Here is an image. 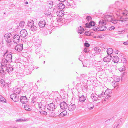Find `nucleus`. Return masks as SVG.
Here are the masks:
<instances>
[{
	"mask_svg": "<svg viewBox=\"0 0 128 128\" xmlns=\"http://www.w3.org/2000/svg\"><path fill=\"white\" fill-rule=\"evenodd\" d=\"M4 37L6 41L9 44L12 42L13 36L11 33H8L5 34Z\"/></svg>",
	"mask_w": 128,
	"mask_h": 128,
	"instance_id": "f257e3e1",
	"label": "nucleus"
},
{
	"mask_svg": "<svg viewBox=\"0 0 128 128\" xmlns=\"http://www.w3.org/2000/svg\"><path fill=\"white\" fill-rule=\"evenodd\" d=\"M46 107L48 110L50 111H54L56 108H56L54 104L53 103L48 104Z\"/></svg>",
	"mask_w": 128,
	"mask_h": 128,
	"instance_id": "f03ea898",
	"label": "nucleus"
},
{
	"mask_svg": "<svg viewBox=\"0 0 128 128\" xmlns=\"http://www.w3.org/2000/svg\"><path fill=\"white\" fill-rule=\"evenodd\" d=\"M10 96V98L14 102H18L19 99L18 96L15 94H11Z\"/></svg>",
	"mask_w": 128,
	"mask_h": 128,
	"instance_id": "7ed1b4c3",
	"label": "nucleus"
},
{
	"mask_svg": "<svg viewBox=\"0 0 128 128\" xmlns=\"http://www.w3.org/2000/svg\"><path fill=\"white\" fill-rule=\"evenodd\" d=\"M34 67L32 66L28 67L25 69L26 74V75H29L34 70Z\"/></svg>",
	"mask_w": 128,
	"mask_h": 128,
	"instance_id": "20e7f679",
	"label": "nucleus"
},
{
	"mask_svg": "<svg viewBox=\"0 0 128 128\" xmlns=\"http://www.w3.org/2000/svg\"><path fill=\"white\" fill-rule=\"evenodd\" d=\"M13 42L14 43L17 44L19 42L20 37L19 35L17 34L13 36Z\"/></svg>",
	"mask_w": 128,
	"mask_h": 128,
	"instance_id": "39448f33",
	"label": "nucleus"
},
{
	"mask_svg": "<svg viewBox=\"0 0 128 128\" xmlns=\"http://www.w3.org/2000/svg\"><path fill=\"white\" fill-rule=\"evenodd\" d=\"M15 49L18 52L21 51L23 49V44H17L15 47Z\"/></svg>",
	"mask_w": 128,
	"mask_h": 128,
	"instance_id": "423d86ee",
	"label": "nucleus"
},
{
	"mask_svg": "<svg viewBox=\"0 0 128 128\" xmlns=\"http://www.w3.org/2000/svg\"><path fill=\"white\" fill-rule=\"evenodd\" d=\"M20 34L21 37L24 38L27 35L28 33L26 30H22L20 32Z\"/></svg>",
	"mask_w": 128,
	"mask_h": 128,
	"instance_id": "0eeeda50",
	"label": "nucleus"
},
{
	"mask_svg": "<svg viewBox=\"0 0 128 128\" xmlns=\"http://www.w3.org/2000/svg\"><path fill=\"white\" fill-rule=\"evenodd\" d=\"M60 105L61 109L64 110L66 109L68 107V104L64 102L60 103Z\"/></svg>",
	"mask_w": 128,
	"mask_h": 128,
	"instance_id": "6e6552de",
	"label": "nucleus"
},
{
	"mask_svg": "<svg viewBox=\"0 0 128 128\" xmlns=\"http://www.w3.org/2000/svg\"><path fill=\"white\" fill-rule=\"evenodd\" d=\"M95 24L96 23L94 21H90L89 23L88 22L85 24V26L86 28H90L91 26H94Z\"/></svg>",
	"mask_w": 128,
	"mask_h": 128,
	"instance_id": "1a4fd4ad",
	"label": "nucleus"
},
{
	"mask_svg": "<svg viewBox=\"0 0 128 128\" xmlns=\"http://www.w3.org/2000/svg\"><path fill=\"white\" fill-rule=\"evenodd\" d=\"M90 98L93 101L100 100L99 98H98V95L94 94H91Z\"/></svg>",
	"mask_w": 128,
	"mask_h": 128,
	"instance_id": "9d476101",
	"label": "nucleus"
},
{
	"mask_svg": "<svg viewBox=\"0 0 128 128\" xmlns=\"http://www.w3.org/2000/svg\"><path fill=\"white\" fill-rule=\"evenodd\" d=\"M76 106L75 104H73L71 103L70 104L68 108V110L69 111H73L75 108Z\"/></svg>",
	"mask_w": 128,
	"mask_h": 128,
	"instance_id": "9b49d317",
	"label": "nucleus"
},
{
	"mask_svg": "<svg viewBox=\"0 0 128 128\" xmlns=\"http://www.w3.org/2000/svg\"><path fill=\"white\" fill-rule=\"evenodd\" d=\"M12 55L11 54H8L6 56V62H11L12 61Z\"/></svg>",
	"mask_w": 128,
	"mask_h": 128,
	"instance_id": "f8f14e48",
	"label": "nucleus"
},
{
	"mask_svg": "<svg viewBox=\"0 0 128 128\" xmlns=\"http://www.w3.org/2000/svg\"><path fill=\"white\" fill-rule=\"evenodd\" d=\"M46 24L45 21L44 20H41L39 22L38 25L40 28H43L44 27Z\"/></svg>",
	"mask_w": 128,
	"mask_h": 128,
	"instance_id": "ddd939ff",
	"label": "nucleus"
},
{
	"mask_svg": "<svg viewBox=\"0 0 128 128\" xmlns=\"http://www.w3.org/2000/svg\"><path fill=\"white\" fill-rule=\"evenodd\" d=\"M112 57L111 56L108 55L104 57L103 58V60L105 62H109L111 59Z\"/></svg>",
	"mask_w": 128,
	"mask_h": 128,
	"instance_id": "4468645a",
	"label": "nucleus"
},
{
	"mask_svg": "<svg viewBox=\"0 0 128 128\" xmlns=\"http://www.w3.org/2000/svg\"><path fill=\"white\" fill-rule=\"evenodd\" d=\"M27 98L26 96H22L20 98V101L22 104H26L27 102Z\"/></svg>",
	"mask_w": 128,
	"mask_h": 128,
	"instance_id": "2eb2a0df",
	"label": "nucleus"
},
{
	"mask_svg": "<svg viewBox=\"0 0 128 128\" xmlns=\"http://www.w3.org/2000/svg\"><path fill=\"white\" fill-rule=\"evenodd\" d=\"M120 58L117 56H113L112 58V61L114 63H117L120 60Z\"/></svg>",
	"mask_w": 128,
	"mask_h": 128,
	"instance_id": "dca6fc26",
	"label": "nucleus"
},
{
	"mask_svg": "<svg viewBox=\"0 0 128 128\" xmlns=\"http://www.w3.org/2000/svg\"><path fill=\"white\" fill-rule=\"evenodd\" d=\"M86 97L82 95L81 96L79 97L78 100L79 101L83 102L85 101L86 100Z\"/></svg>",
	"mask_w": 128,
	"mask_h": 128,
	"instance_id": "f3484780",
	"label": "nucleus"
},
{
	"mask_svg": "<svg viewBox=\"0 0 128 128\" xmlns=\"http://www.w3.org/2000/svg\"><path fill=\"white\" fill-rule=\"evenodd\" d=\"M88 108L90 110L93 109L94 107V105L90 102H88L87 104Z\"/></svg>",
	"mask_w": 128,
	"mask_h": 128,
	"instance_id": "a211bd4d",
	"label": "nucleus"
},
{
	"mask_svg": "<svg viewBox=\"0 0 128 128\" xmlns=\"http://www.w3.org/2000/svg\"><path fill=\"white\" fill-rule=\"evenodd\" d=\"M108 91V90H106L105 92H103L101 94H99L98 95V98H100L101 97H104L105 95H106V94H107V92Z\"/></svg>",
	"mask_w": 128,
	"mask_h": 128,
	"instance_id": "6ab92c4d",
	"label": "nucleus"
},
{
	"mask_svg": "<svg viewBox=\"0 0 128 128\" xmlns=\"http://www.w3.org/2000/svg\"><path fill=\"white\" fill-rule=\"evenodd\" d=\"M58 8L59 9H63L65 7V5L62 3H60L57 5Z\"/></svg>",
	"mask_w": 128,
	"mask_h": 128,
	"instance_id": "aec40b11",
	"label": "nucleus"
},
{
	"mask_svg": "<svg viewBox=\"0 0 128 128\" xmlns=\"http://www.w3.org/2000/svg\"><path fill=\"white\" fill-rule=\"evenodd\" d=\"M112 18L111 16L108 15H107L106 16L105 20L108 22H110Z\"/></svg>",
	"mask_w": 128,
	"mask_h": 128,
	"instance_id": "412c9836",
	"label": "nucleus"
},
{
	"mask_svg": "<svg viewBox=\"0 0 128 128\" xmlns=\"http://www.w3.org/2000/svg\"><path fill=\"white\" fill-rule=\"evenodd\" d=\"M84 29L82 27L80 26L78 27V33L82 34L84 32Z\"/></svg>",
	"mask_w": 128,
	"mask_h": 128,
	"instance_id": "4be33fe9",
	"label": "nucleus"
},
{
	"mask_svg": "<svg viewBox=\"0 0 128 128\" xmlns=\"http://www.w3.org/2000/svg\"><path fill=\"white\" fill-rule=\"evenodd\" d=\"M24 108L25 110L28 111H30L32 110L31 107L28 104H26L24 105Z\"/></svg>",
	"mask_w": 128,
	"mask_h": 128,
	"instance_id": "5701e85b",
	"label": "nucleus"
},
{
	"mask_svg": "<svg viewBox=\"0 0 128 128\" xmlns=\"http://www.w3.org/2000/svg\"><path fill=\"white\" fill-rule=\"evenodd\" d=\"M41 48L40 44H39V46H37V48L36 49L35 51L36 53V54H38L39 52H40Z\"/></svg>",
	"mask_w": 128,
	"mask_h": 128,
	"instance_id": "b1692460",
	"label": "nucleus"
},
{
	"mask_svg": "<svg viewBox=\"0 0 128 128\" xmlns=\"http://www.w3.org/2000/svg\"><path fill=\"white\" fill-rule=\"evenodd\" d=\"M106 52L108 55H110L113 52V50L112 48H109L107 49Z\"/></svg>",
	"mask_w": 128,
	"mask_h": 128,
	"instance_id": "393cba45",
	"label": "nucleus"
},
{
	"mask_svg": "<svg viewBox=\"0 0 128 128\" xmlns=\"http://www.w3.org/2000/svg\"><path fill=\"white\" fill-rule=\"evenodd\" d=\"M114 82H112V83L113 84L114 82H119L120 80V77L118 76H116V77H114Z\"/></svg>",
	"mask_w": 128,
	"mask_h": 128,
	"instance_id": "a878e982",
	"label": "nucleus"
},
{
	"mask_svg": "<svg viewBox=\"0 0 128 128\" xmlns=\"http://www.w3.org/2000/svg\"><path fill=\"white\" fill-rule=\"evenodd\" d=\"M34 21L32 20L30 21H28L27 26H28V27H31L34 25Z\"/></svg>",
	"mask_w": 128,
	"mask_h": 128,
	"instance_id": "bb28decb",
	"label": "nucleus"
},
{
	"mask_svg": "<svg viewBox=\"0 0 128 128\" xmlns=\"http://www.w3.org/2000/svg\"><path fill=\"white\" fill-rule=\"evenodd\" d=\"M21 91V89L20 88H17L16 89H15L14 90V94L16 93L17 94H19L20 93Z\"/></svg>",
	"mask_w": 128,
	"mask_h": 128,
	"instance_id": "cd10ccee",
	"label": "nucleus"
},
{
	"mask_svg": "<svg viewBox=\"0 0 128 128\" xmlns=\"http://www.w3.org/2000/svg\"><path fill=\"white\" fill-rule=\"evenodd\" d=\"M126 19H128V17H126L125 18H123V16H121L119 19V21L123 22L126 20Z\"/></svg>",
	"mask_w": 128,
	"mask_h": 128,
	"instance_id": "c85d7f7f",
	"label": "nucleus"
},
{
	"mask_svg": "<svg viewBox=\"0 0 128 128\" xmlns=\"http://www.w3.org/2000/svg\"><path fill=\"white\" fill-rule=\"evenodd\" d=\"M14 68L12 67H6V70L7 72H9L13 71Z\"/></svg>",
	"mask_w": 128,
	"mask_h": 128,
	"instance_id": "c756f323",
	"label": "nucleus"
},
{
	"mask_svg": "<svg viewBox=\"0 0 128 128\" xmlns=\"http://www.w3.org/2000/svg\"><path fill=\"white\" fill-rule=\"evenodd\" d=\"M0 101L3 102H6V99L2 96L0 95Z\"/></svg>",
	"mask_w": 128,
	"mask_h": 128,
	"instance_id": "7c9ffc66",
	"label": "nucleus"
},
{
	"mask_svg": "<svg viewBox=\"0 0 128 128\" xmlns=\"http://www.w3.org/2000/svg\"><path fill=\"white\" fill-rule=\"evenodd\" d=\"M126 66V65H124V64L123 66H122L119 69V71L120 72L124 71L126 69L125 67Z\"/></svg>",
	"mask_w": 128,
	"mask_h": 128,
	"instance_id": "2f4dec72",
	"label": "nucleus"
},
{
	"mask_svg": "<svg viewBox=\"0 0 128 128\" xmlns=\"http://www.w3.org/2000/svg\"><path fill=\"white\" fill-rule=\"evenodd\" d=\"M37 28V27L36 26L34 25L30 27V30L33 32H35L36 31Z\"/></svg>",
	"mask_w": 128,
	"mask_h": 128,
	"instance_id": "473e14b6",
	"label": "nucleus"
},
{
	"mask_svg": "<svg viewBox=\"0 0 128 128\" xmlns=\"http://www.w3.org/2000/svg\"><path fill=\"white\" fill-rule=\"evenodd\" d=\"M121 62L123 63L124 65H126V58H122L121 59Z\"/></svg>",
	"mask_w": 128,
	"mask_h": 128,
	"instance_id": "72a5a7b5",
	"label": "nucleus"
},
{
	"mask_svg": "<svg viewBox=\"0 0 128 128\" xmlns=\"http://www.w3.org/2000/svg\"><path fill=\"white\" fill-rule=\"evenodd\" d=\"M122 119L120 118V119L118 121V122L117 123V125L116 126V128H117L118 127V126L119 125H120L122 124Z\"/></svg>",
	"mask_w": 128,
	"mask_h": 128,
	"instance_id": "f704fd0d",
	"label": "nucleus"
},
{
	"mask_svg": "<svg viewBox=\"0 0 128 128\" xmlns=\"http://www.w3.org/2000/svg\"><path fill=\"white\" fill-rule=\"evenodd\" d=\"M99 24L100 25L104 26L106 24V22H104V20H100L99 22Z\"/></svg>",
	"mask_w": 128,
	"mask_h": 128,
	"instance_id": "c9c22d12",
	"label": "nucleus"
},
{
	"mask_svg": "<svg viewBox=\"0 0 128 128\" xmlns=\"http://www.w3.org/2000/svg\"><path fill=\"white\" fill-rule=\"evenodd\" d=\"M99 28H100V27L98 28V27L94 26L93 28V30L95 31H100V30L99 29Z\"/></svg>",
	"mask_w": 128,
	"mask_h": 128,
	"instance_id": "e433bc0d",
	"label": "nucleus"
},
{
	"mask_svg": "<svg viewBox=\"0 0 128 128\" xmlns=\"http://www.w3.org/2000/svg\"><path fill=\"white\" fill-rule=\"evenodd\" d=\"M40 114L42 115H45L46 116L47 114V112L43 110H42L40 112Z\"/></svg>",
	"mask_w": 128,
	"mask_h": 128,
	"instance_id": "4c0bfd02",
	"label": "nucleus"
},
{
	"mask_svg": "<svg viewBox=\"0 0 128 128\" xmlns=\"http://www.w3.org/2000/svg\"><path fill=\"white\" fill-rule=\"evenodd\" d=\"M86 19L88 22L92 20V18L90 16H88L86 17Z\"/></svg>",
	"mask_w": 128,
	"mask_h": 128,
	"instance_id": "58836bf2",
	"label": "nucleus"
},
{
	"mask_svg": "<svg viewBox=\"0 0 128 128\" xmlns=\"http://www.w3.org/2000/svg\"><path fill=\"white\" fill-rule=\"evenodd\" d=\"M104 96L105 97L104 100L105 101H106L105 100L106 99H109L110 98L111 96L110 95H105Z\"/></svg>",
	"mask_w": 128,
	"mask_h": 128,
	"instance_id": "ea45409f",
	"label": "nucleus"
},
{
	"mask_svg": "<svg viewBox=\"0 0 128 128\" xmlns=\"http://www.w3.org/2000/svg\"><path fill=\"white\" fill-rule=\"evenodd\" d=\"M72 2V1H71L70 0H69L68 1H66L65 3L66 4V5L67 6H68H68H69L70 5V2Z\"/></svg>",
	"mask_w": 128,
	"mask_h": 128,
	"instance_id": "a19ab883",
	"label": "nucleus"
},
{
	"mask_svg": "<svg viewBox=\"0 0 128 128\" xmlns=\"http://www.w3.org/2000/svg\"><path fill=\"white\" fill-rule=\"evenodd\" d=\"M62 10L58 11L56 13V15L58 16H61V15L62 14Z\"/></svg>",
	"mask_w": 128,
	"mask_h": 128,
	"instance_id": "79ce46f5",
	"label": "nucleus"
},
{
	"mask_svg": "<svg viewBox=\"0 0 128 128\" xmlns=\"http://www.w3.org/2000/svg\"><path fill=\"white\" fill-rule=\"evenodd\" d=\"M122 14L125 16H128V11H125L124 12L122 13Z\"/></svg>",
	"mask_w": 128,
	"mask_h": 128,
	"instance_id": "37998d69",
	"label": "nucleus"
},
{
	"mask_svg": "<svg viewBox=\"0 0 128 128\" xmlns=\"http://www.w3.org/2000/svg\"><path fill=\"white\" fill-rule=\"evenodd\" d=\"M24 21L20 22L19 24V26L20 27H22L24 26Z\"/></svg>",
	"mask_w": 128,
	"mask_h": 128,
	"instance_id": "c03bdc74",
	"label": "nucleus"
},
{
	"mask_svg": "<svg viewBox=\"0 0 128 128\" xmlns=\"http://www.w3.org/2000/svg\"><path fill=\"white\" fill-rule=\"evenodd\" d=\"M113 24H116L117 23V21L116 20L114 19V18H112V19L111 20L110 22Z\"/></svg>",
	"mask_w": 128,
	"mask_h": 128,
	"instance_id": "a18cd8bd",
	"label": "nucleus"
},
{
	"mask_svg": "<svg viewBox=\"0 0 128 128\" xmlns=\"http://www.w3.org/2000/svg\"><path fill=\"white\" fill-rule=\"evenodd\" d=\"M64 112H62L59 115V116L60 117H63L65 116L66 114H65V113H64Z\"/></svg>",
	"mask_w": 128,
	"mask_h": 128,
	"instance_id": "49530a36",
	"label": "nucleus"
},
{
	"mask_svg": "<svg viewBox=\"0 0 128 128\" xmlns=\"http://www.w3.org/2000/svg\"><path fill=\"white\" fill-rule=\"evenodd\" d=\"M0 82L2 85V86L4 87L5 85V82L4 80H3L2 79L0 81Z\"/></svg>",
	"mask_w": 128,
	"mask_h": 128,
	"instance_id": "de8ad7c7",
	"label": "nucleus"
},
{
	"mask_svg": "<svg viewBox=\"0 0 128 128\" xmlns=\"http://www.w3.org/2000/svg\"><path fill=\"white\" fill-rule=\"evenodd\" d=\"M112 120V118L104 122V123L106 124H108Z\"/></svg>",
	"mask_w": 128,
	"mask_h": 128,
	"instance_id": "09e8293b",
	"label": "nucleus"
},
{
	"mask_svg": "<svg viewBox=\"0 0 128 128\" xmlns=\"http://www.w3.org/2000/svg\"><path fill=\"white\" fill-rule=\"evenodd\" d=\"M112 86L114 87V88H115L117 86H118V82H114Z\"/></svg>",
	"mask_w": 128,
	"mask_h": 128,
	"instance_id": "8fccbe9b",
	"label": "nucleus"
},
{
	"mask_svg": "<svg viewBox=\"0 0 128 128\" xmlns=\"http://www.w3.org/2000/svg\"><path fill=\"white\" fill-rule=\"evenodd\" d=\"M84 52L86 53H88L89 52V50L88 48H85L84 49Z\"/></svg>",
	"mask_w": 128,
	"mask_h": 128,
	"instance_id": "3c124183",
	"label": "nucleus"
},
{
	"mask_svg": "<svg viewBox=\"0 0 128 128\" xmlns=\"http://www.w3.org/2000/svg\"><path fill=\"white\" fill-rule=\"evenodd\" d=\"M74 4V2L72 1V2H70V5L68 6V7H71L72 8L73 7V4Z\"/></svg>",
	"mask_w": 128,
	"mask_h": 128,
	"instance_id": "603ef678",
	"label": "nucleus"
},
{
	"mask_svg": "<svg viewBox=\"0 0 128 128\" xmlns=\"http://www.w3.org/2000/svg\"><path fill=\"white\" fill-rule=\"evenodd\" d=\"M84 34L88 36H90L91 35L90 33L89 32V31H86L84 33Z\"/></svg>",
	"mask_w": 128,
	"mask_h": 128,
	"instance_id": "864d4df0",
	"label": "nucleus"
},
{
	"mask_svg": "<svg viewBox=\"0 0 128 128\" xmlns=\"http://www.w3.org/2000/svg\"><path fill=\"white\" fill-rule=\"evenodd\" d=\"M84 46L86 47H88L90 46V44L88 43L85 42L84 44Z\"/></svg>",
	"mask_w": 128,
	"mask_h": 128,
	"instance_id": "5fc2aeb1",
	"label": "nucleus"
},
{
	"mask_svg": "<svg viewBox=\"0 0 128 128\" xmlns=\"http://www.w3.org/2000/svg\"><path fill=\"white\" fill-rule=\"evenodd\" d=\"M44 14L47 16H49L51 14L50 12H46L44 13Z\"/></svg>",
	"mask_w": 128,
	"mask_h": 128,
	"instance_id": "6e6d98bb",
	"label": "nucleus"
},
{
	"mask_svg": "<svg viewBox=\"0 0 128 128\" xmlns=\"http://www.w3.org/2000/svg\"><path fill=\"white\" fill-rule=\"evenodd\" d=\"M41 110H44L45 109V106L43 104L42 105V107L41 108Z\"/></svg>",
	"mask_w": 128,
	"mask_h": 128,
	"instance_id": "4d7b16f0",
	"label": "nucleus"
},
{
	"mask_svg": "<svg viewBox=\"0 0 128 128\" xmlns=\"http://www.w3.org/2000/svg\"><path fill=\"white\" fill-rule=\"evenodd\" d=\"M36 99V98L35 97L32 98V99H31V102L33 103H34L35 102L34 101V99Z\"/></svg>",
	"mask_w": 128,
	"mask_h": 128,
	"instance_id": "13d9d810",
	"label": "nucleus"
},
{
	"mask_svg": "<svg viewBox=\"0 0 128 128\" xmlns=\"http://www.w3.org/2000/svg\"><path fill=\"white\" fill-rule=\"evenodd\" d=\"M115 27L114 26H112L109 28V29L110 30H112Z\"/></svg>",
	"mask_w": 128,
	"mask_h": 128,
	"instance_id": "bf43d9fd",
	"label": "nucleus"
},
{
	"mask_svg": "<svg viewBox=\"0 0 128 128\" xmlns=\"http://www.w3.org/2000/svg\"><path fill=\"white\" fill-rule=\"evenodd\" d=\"M107 90L108 91H107V94H106L109 95V94L112 93V92H111V91H110V90H109V91H108L109 90Z\"/></svg>",
	"mask_w": 128,
	"mask_h": 128,
	"instance_id": "052dcab7",
	"label": "nucleus"
},
{
	"mask_svg": "<svg viewBox=\"0 0 128 128\" xmlns=\"http://www.w3.org/2000/svg\"><path fill=\"white\" fill-rule=\"evenodd\" d=\"M1 68L2 70H0L1 73H4V68H2V67H1Z\"/></svg>",
	"mask_w": 128,
	"mask_h": 128,
	"instance_id": "680f3d73",
	"label": "nucleus"
},
{
	"mask_svg": "<svg viewBox=\"0 0 128 128\" xmlns=\"http://www.w3.org/2000/svg\"><path fill=\"white\" fill-rule=\"evenodd\" d=\"M103 27H104V28L103 29H100V31H104V30H105L106 29V26H103Z\"/></svg>",
	"mask_w": 128,
	"mask_h": 128,
	"instance_id": "e2e57ef3",
	"label": "nucleus"
},
{
	"mask_svg": "<svg viewBox=\"0 0 128 128\" xmlns=\"http://www.w3.org/2000/svg\"><path fill=\"white\" fill-rule=\"evenodd\" d=\"M42 34L43 36H46L47 35V32H43L42 33Z\"/></svg>",
	"mask_w": 128,
	"mask_h": 128,
	"instance_id": "0e129e2a",
	"label": "nucleus"
},
{
	"mask_svg": "<svg viewBox=\"0 0 128 128\" xmlns=\"http://www.w3.org/2000/svg\"><path fill=\"white\" fill-rule=\"evenodd\" d=\"M115 4L116 5H117L118 6H120V3L118 2H116Z\"/></svg>",
	"mask_w": 128,
	"mask_h": 128,
	"instance_id": "69168bd1",
	"label": "nucleus"
},
{
	"mask_svg": "<svg viewBox=\"0 0 128 128\" xmlns=\"http://www.w3.org/2000/svg\"><path fill=\"white\" fill-rule=\"evenodd\" d=\"M80 76H82V78L85 77L86 76V74H81Z\"/></svg>",
	"mask_w": 128,
	"mask_h": 128,
	"instance_id": "338daca9",
	"label": "nucleus"
},
{
	"mask_svg": "<svg viewBox=\"0 0 128 128\" xmlns=\"http://www.w3.org/2000/svg\"><path fill=\"white\" fill-rule=\"evenodd\" d=\"M126 72H123L122 74V77L123 76H124H124H125L126 74Z\"/></svg>",
	"mask_w": 128,
	"mask_h": 128,
	"instance_id": "774afa93",
	"label": "nucleus"
}]
</instances>
